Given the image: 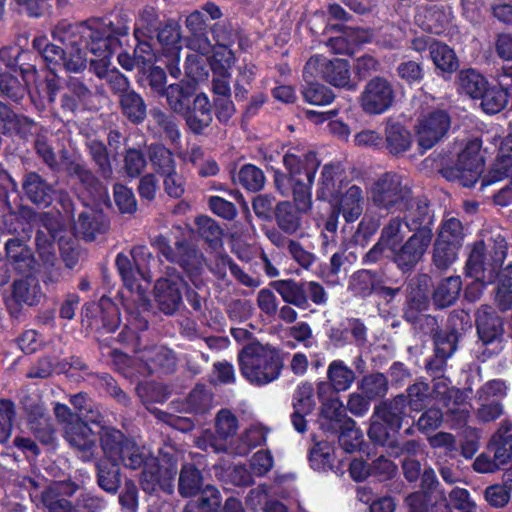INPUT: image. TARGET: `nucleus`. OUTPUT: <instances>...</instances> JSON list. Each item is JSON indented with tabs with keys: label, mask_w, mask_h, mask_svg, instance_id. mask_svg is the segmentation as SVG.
I'll use <instances>...</instances> for the list:
<instances>
[{
	"label": "nucleus",
	"mask_w": 512,
	"mask_h": 512,
	"mask_svg": "<svg viewBox=\"0 0 512 512\" xmlns=\"http://www.w3.org/2000/svg\"><path fill=\"white\" fill-rule=\"evenodd\" d=\"M101 446L109 462L119 467L122 464L129 469H137L144 465L141 485L146 491H154L160 486L166 492H172L177 466L171 464L163 469L156 458L148 456L145 447L137 445L133 440L124 438L123 434L114 428L102 429Z\"/></svg>",
	"instance_id": "f257e3e1"
},
{
	"label": "nucleus",
	"mask_w": 512,
	"mask_h": 512,
	"mask_svg": "<svg viewBox=\"0 0 512 512\" xmlns=\"http://www.w3.org/2000/svg\"><path fill=\"white\" fill-rule=\"evenodd\" d=\"M406 226L399 218L391 219L382 229L378 242L367 252L366 263H375L381 257L391 259L401 270H410L421 261L431 244L433 234L421 229L405 242Z\"/></svg>",
	"instance_id": "f03ea898"
},
{
	"label": "nucleus",
	"mask_w": 512,
	"mask_h": 512,
	"mask_svg": "<svg viewBox=\"0 0 512 512\" xmlns=\"http://www.w3.org/2000/svg\"><path fill=\"white\" fill-rule=\"evenodd\" d=\"M289 177L275 173V186L282 196H288L292 189L297 209L307 212L311 208V188L319 161L314 152L304 146L291 147L283 157Z\"/></svg>",
	"instance_id": "7ed1b4c3"
},
{
	"label": "nucleus",
	"mask_w": 512,
	"mask_h": 512,
	"mask_svg": "<svg viewBox=\"0 0 512 512\" xmlns=\"http://www.w3.org/2000/svg\"><path fill=\"white\" fill-rule=\"evenodd\" d=\"M340 183V168L326 164L321 173L318 198L329 201L346 222H354L364 209L363 191L361 187L351 185L340 193Z\"/></svg>",
	"instance_id": "20e7f679"
},
{
	"label": "nucleus",
	"mask_w": 512,
	"mask_h": 512,
	"mask_svg": "<svg viewBox=\"0 0 512 512\" xmlns=\"http://www.w3.org/2000/svg\"><path fill=\"white\" fill-rule=\"evenodd\" d=\"M242 375L252 384L266 385L278 379L283 367L278 351L259 343L245 347L239 354Z\"/></svg>",
	"instance_id": "39448f33"
},
{
	"label": "nucleus",
	"mask_w": 512,
	"mask_h": 512,
	"mask_svg": "<svg viewBox=\"0 0 512 512\" xmlns=\"http://www.w3.org/2000/svg\"><path fill=\"white\" fill-rule=\"evenodd\" d=\"M506 254L507 243L500 235L477 241L467 260V275L478 280L495 282L497 270L502 267Z\"/></svg>",
	"instance_id": "423d86ee"
},
{
	"label": "nucleus",
	"mask_w": 512,
	"mask_h": 512,
	"mask_svg": "<svg viewBox=\"0 0 512 512\" xmlns=\"http://www.w3.org/2000/svg\"><path fill=\"white\" fill-rule=\"evenodd\" d=\"M53 36L61 41L64 47L49 46L45 50L44 60L50 70L54 71L58 66L74 73L84 70L88 59L73 26H69L66 30V26L60 25L54 30Z\"/></svg>",
	"instance_id": "0eeeda50"
},
{
	"label": "nucleus",
	"mask_w": 512,
	"mask_h": 512,
	"mask_svg": "<svg viewBox=\"0 0 512 512\" xmlns=\"http://www.w3.org/2000/svg\"><path fill=\"white\" fill-rule=\"evenodd\" d=\"M131 255L135 267L132 266L128 256L120 253L116 257V266L125 286L132 292L142 295L148 288L152 279L151 265L156 264L151 252L145 246H136Z\"/></svg>",
	"instance_id": "6e6552de"
},
{
	"label": "nucleus",
	"mask_w": 512,
	"mask_h": 512,
	"mask_svg": "<svg viewBox=\"0 0 512 512\" xmlns=\"http://www.w3.org/2000/svg\"><path fill=\"white\" fill-rule=\"evenodd\" d=\"M303 77L305 81L323 79L335 87L351 91L356 89V84L351 81L350 65L344 59L311 56L304 67Z\"/></svg>",
	"instance_id": "1a4fd4ad"
},
{
	"label": "nucleus",
	"mask_w": 512,
	"mask_h": 512,
	"mask_svg": "<svg viewBox=\"0 0 512 512\" xmlns=\"http://www.w3.org/2000/svg\"><path fill=\"white\" fill-rule=\"evenodd\" d=\"M369 196L375 206L391 212L402 211L408 205L410 190L400 175L385 173L369 188Z\"/></svg>",
	"instance_id": "9d476101"
},
{
	"label": "nucleus",
	"mask_w": 512,
	"mask_h": 512,
	"mask_svg": "<svg viewBox=\"0 0 512 512\" xmlns=\"http://www.w3.org/2000/svg\"><path fill=\"white\" fill-rule=\"evenodd\" d=\"M393 84L382 76L371 78L359 96L362 110L369 115H380L390 110L395 102Z\"/></svg>",
	"instance_id": "9b49d317"
},
{
	"label": "nucleus",
	"mask_w": 512,
	"mask_h": 512,
	"mask_svg": "<svg viewBox=\"0 0 512 512\" xmlns=\"http://www.w3.org/2000/svg\"><path fill=\"white\" fill-rule=\"evenodd\" d=\"M405 397L397 396L392 402L376 406L371 417L368 431L369 437L379 444H384L388 438V430L396 431L401 427Z\"/></svg>",
	"instance_id": "f8f14e48"
},
{
	"label": "nucleus",
	"mask_w": 512,
	"mask_h": 512,
	"mask_svg": "<svg viewBox=\"0 0 512 512\" xmlns=\"http://www.w3.org/2000/svg\"><path fill=\"white\" fill-rule=\"evenodd\" d=\"M82 45L98 59H91L98 67H103L104 60L110 61L112 53L119 46V39L113 36L108 30L89 25L73 26Z\"/></svg>",
	"instance_id": "ddd939ff"
},
{
	"label": "nucleus",
	"mask_w": 512,
	"mask_h": 512,
	"mask_svg": "<svg viewBox=\"0 0 512 512\" xmlns=\"http://www.w3.org/2000/svg\"><path fill=\"white\" fill-rule=\"evenodd\" d=\"M450 125V116L444 110L421 114L414 126L418 145L424 150L432 148L447 134Z\"/></svg>",
	"instance_id": "4468645a"
},
{
	"label": "nucleus",
	"mask_w": 512,
	"mask_h": 512,
	"mask_svg": "<svg viewBox=\"0 0 512 512\" xmlns=\"http://www.w3.org/2000/svg\"><path fill=\"white\" fill-rule=\"evenodd\" d=\"M154 244L163 257L169 262L178 263L191 278L200 273L202 255L189 244L176 240L174 242L177 249L176 252L171 246L170 241L163 236L155 239Z\"/></svg>",
	"instance_id": "2eb2a0df"
},
{
	"label": "nucleus",
	"mask_w": 512,
	"mask_h": 512,
	"mask_svg": "<svg viewBox=\"0 0 512 512\" xmlns=\"http://www.w3.org/2000/svg\"><path fill=\"white\" fill-rule=\"evenodd\" d=\"M185 283L175 268L167 267L165 275L157 280L154 287L156 302L165 314H173L182 303Z\"/></svg>",
	"instance_id": "dca6fc26"
},
{
	"label": "nucleus",
	"mask_w": 512,
	"mask_h": 512,
	"mask_svg": "<svg viewBox=\"0 0 512 512\" xmlns=\"http://www.w3.org/2000/svg\"><path fill=\"white\" fill-rule=\"evenodd\" d=\"M480 150L481 141L474 138L466 143L465 148L458 156L454 174L465 187L473 186L483 172L484 161Z\"/></svg>",
	"instance_id": "f3484780"
},
{
	"label": "nucleus",
	"mask_w": 512,
	"mask_h": 512,
	"mask_svg": "<svg viewBox=\"0 0 512 512\" xmlns=\"http://www.w3.org/2000/svg\"><path fill=\"white\" fill-rule=\"evenodd\" d=\"M477 332L483 345H492L491 349H487L482 353V359L485 360L491 355L501 350V339L503 336L502 320L495 314L494 310L489 306H482L477 311Z\"/></svg>",
	"instance_id": "a211bd4d"
},
{
	"label": "nucleus",
	"mask_w": 512,
	"mask_h": 512,
	"mask_svg": "<svg viewBox=\"0 0 512 512\" xmlns=\"http://www.w3.org/2000/svg\"><path fill=\"white\" fill-rule=\"evenodd\" d=\"M105 428L100 427L99 424H93V427H91L79 420L75 423H69L65 427V438L83 461H90L94 457L95 434L99 433L101 435L102 429Z\"/></svg>",
	"instance_id": "6ab92c4d"
},
{
	"label": "nucleus",
	"mask_w": 512,
	"mask_h": 512,
	"mask_svg": "<svg viewBox=\"0 0 512 512\" xmlns=\"http://www.w3.org/2000/svg\"><path fill=\"white\" fill-rule=\"evenodd\" d=\"M158 41L162 46V56L170 75L178 78L181 74L179 67L181 52V32L177 22L169 21L158 32Z\"/></svg>",
	"instance_id": "aec40b11"
},
{
	"label": "nucleus",
	"mask_w": 512,
	"mask_h": 512,
	"mask_svg": "<svg viewBox=\"0 0 512 512\" xmlns=\"http://www.w3.org/2000/svg\"><path fill=\"white\" fill-rule=\"evenodd\" d=\"M20 235L21 238H12L6 242L7 258L19 273L36 271L39 263L24 243V238L27 236L22 233Z\"/></svg>",
	"instance_id": "412c9836"
},
{
	"label": "nucleus",
	"mask_w": 512,
	"mask_h": 512,
	"mask_svg": "<svg viewBox=\"0 0 512 512\" xmlns=\"http://www.w3.org/2000/svg\"><path fill=\"white\" fill-rule=\"evenodd\" d=\"M434 390L437 396H442L448 411L454 416L457 424L466 423L469 418V407L464 403L459 390L449 388L446 379H439L434 384Z\"/></svg>",
	"instance_id": "4be33fe9"
},
{
	"label": "nucleus",
	"mask_w": 512,
	"mask_h": 512,
	"mask_svg": "<svg viewBox=\"0 0 512 512\" xmlns=\"http://www.w3.org/2000/svg\"><path fill=\"white\" fill-rule=\"evenodd\" d=\"M108 222L105 215L97 210L87 208L78 216L75 231L86 240H93L98 234L105 232Z\"/></svg>",
	"instance_id": "5701e85b"
},
{
	"label": "nucleus",
	"mask_w": 512,
	"mask_h": 512,
	"mask_svg": "<svg viewBox=\"0 0 512 512\" xmlns=\"http://www.w3.org/2000/svg\"><path fill=\"white\" fill-rule=\"evenodd\" d=\"M413 143L410 131L394 121H387L385 126V147L389 153L399 155L408 151Z\"/></svg>",
	"instance_id": "b1692460"
},
{
	"label": "nucleus",
	"mask_w": 512,
	"mask_h": 512,
	"mask_svg": "<svg viewBox=\"0 0 512 512\" xmlns=\"http://www.w3.org/2000/svg\"><path fill=\"white\" fill-rule=\"evenodd\" d=\"M408 213L405 215L406 226L410 231H420L421 229L429 230L432 234L433 215L431 214L429 207L425 201L408 200V205L405 209H408Z\"/></svg>",
	"instance_id": "393cba45"
},
{
	"label": "nucleus",
	"mask_w": 512,
	"mask_h": 512,
	"mask_svg": "<svg viewBox=\"0 0 512 512\" xmlns=\"http://www.w3.org/2000/svg\"><path fill=\"white\" fill-rule=\"evenodd\" d=\"M195 92L193 81L180 82L169 85L162 95L167 99V103L172 110L177 113L187 112L190 98Z\"/></svg>",
	"instance_id": "a878e982"
},
{
	"label": "nucleus",
	"mask_w": 512,
	"mask_h": 512,
	"mask_svg": "<svg viewBox=\"0 0 512 512\" xmlns=\"http://www.w3.org/2000/svg\"><path fill=\"white\" fill-rule=\"evenodd\" d=\"M318 396L322 401L321 414L325 419L339 423L345 417V408L336 393L330 392L327 383L318 385Z\"/></svg>",
	"instance_id": "bb28decb"
},
{
	"label": "nucleus",
	"mask_w": 512,
	"mask_h": 512,
	"mask_svg": "<svg viewBox=\"0 0 512 512\" xmlns=\"http://www.w3.org/2000/svg\"><path fill=\"white\" fill-rule=\"evenodd\" d=\"M487 80L474 69H466L457 76V87L460 93H464L473 99H478L486 92Z\"/></svg>",
	"instance_id": "cd10ccee"
},
{
	"label": "nucleus",
	"mask_w": 512,
	"mask_h": 512,
	"mask_svg": "<svg viewBox=\"0 0 512 512\" xmlns=\"http://www.w3.org/2000/svg\"><path fill=\"white\" fill-rule=\"evenodd\" d=\"M462 290V281L459 276H450L443 279L436 286L433 300L440 308L448 307L455 303Z\"/></svg>",
	"instance_id": "c85d7f7f"
},
{
	"label": "nucleus",
	"mask_w": 512,
	"mask_h": 512,
	"mask_svg": "<svg viewBox=\"0 0 512 512\" xmlns=\"http://www.w3.org/2000/svg\"><path fill=\"white\" fill-rule=\"evenodd\" d=\"M34 272H26L24 278L14 282L13 296L18 302L34 305L40 300L41 291L37 279L33 276Z\"/></svg>",
	"instance_id": "c756f323"
},
{
	"label": "nucleus",
	"mask_w": 512,
	"mask_h": 512,
	"mask_svg": "<svg viewBox=\"0 0 512 512\" xmlns=\"http://www.w3.org/2000/svg\"><path fill=\"white\" fill-rule=\"evenodd\" d=\"M327 377L333 392L336 393L346 391L351 387L355 380V373L343 361L334 360L328 366Z\"/></svg>",
	"instance_id": "7c9ffc66"
},
{
	"label": "nucleus",
	"mask_w": 512,
	"mask_h": 512,
	"mask_svg": "<svg viewBox=\"0 0 512 512\" xmlns=\"http://www.w3.org/2000/svg\"><path fill=\"white\" fill-rule=\"evenodd\" d=\"M23 189L33 203L47 205L51 201V187L36 173H29L25 176Z\"/></svg>",
	"instance_id": "2f4dec72"
},
{
	"label": "nucleus",
	"mask_w": 512,
	"mask_h": 512,
	"mask_svg": "<svg viewBox=\"0 0 512 512\" xmlns=\"http://www.w3.org/2000/svg\"><path fill=\"white\" fill-rule=\"evenodd\" d=\"M449 21V15L436 8L422 9L415 15V22L425 31L441 34Z\"/></svg>",
	"instance_id": "473e14b6"
},
{
	"label": "nucleus",
	"mask_w": 512,
	"mask_h": 512,
	"mask_svg": "<svg viewBox=\"0 0 512 512\" xmlns=\"http://www.w3.org/2000/svg\"><path fill=\"white\" fill-rule=\"evenodd\" d=\"M202 486V476L198 469L193 465H184L179 476V492L183 497H192L200 493L207 487Z\"/></svg>",
	"instance_id": "72a5a7b5"
},
{
	"label": "nucleus",
	"mask_w": 512,
	"mask_h": 512,
	"mask_svg": "<svg viewBox=\"0 0 512 512\" xmlns=\"http://www.w3.org/2000/svg\"><path fill=\"white\" fill-rule=\"evenodd\" d=\"M430 56L436 68L443 73H452L458 68L455 52L444 43L430 45Z\"/></svg>",
	"instance_id": "f704fd0d"
},
{
	"label": "nucleus",
	"mask_w": 512,
	"mask_h": 512,
	"mask_svg": "<svg viewBox=\"0 0 512 512\" xmlns=\"http://www.w3.org/2000/svg\"><path fill=\"white\" fill-rule=\"evenodd\" d=\"M110 64V61L104 60L103 67H98L97 63L92 62V69L99 78L105 79L110 85L111 89L118 93L120 96L128 91H131L129 89L128 79L118 70L109 69Z\"/></svg>",
	"instance_id": "c9c22d12"
},
{
	"label": "nucleus",
	"mask_w": 512,
	"mask_h": 512,
	"mask_svg": "<svg viewBox=\"0 0 512 512\" xmlns=\"http://www.w3.org/2000/svg\"><path fill=\"white\" fill-rule=\"evenodd\" d=\"M97 468L99 486L108 493H116L121 482L119 467L105 457L98 463Z\"/></svg>",
	"instance_id": "e433bc0d"
},
{
	"label": "nucleus",
	"mask_w": 512,
	"mask_h": 512,
	"mask_svg": "<svg viewBox=\"0 0 512 512\" xmlns=\"http://www.w3.org/2000/svg\"><path fill=\"white\" fill-rule=\"evenodd\" d=\"M159 16L155 8L145 7L135 22L134 36L136 39L152 38L158 29Z\"/></svg>",
	"instance_id": "4c0bfd02"
},
{
	"label": "nucleus",
	"mask_w": 512,
	"mask_h": 512,
	"mask_svg": "<svg viewBox=\"0 0 512 512\" xmlns=\"http://www.w3.org/2000/svg\"><path fill=\"white\" fill-rule=\"evenodd\" d=\"M123 113L135 123L144 120L146 116V105L142 97L131 90L121 95L120 98Z\"/></svg>",
	"instance_id": "58836bf2"
},
{
	"label": "nucleus",
	"mask_w": 512,
	"mask_h": 512,
	"mask_svg": "<svg viewBox=\"0 0 512 512\" xmlns=\"http://www.w3.org/2000/svg\"><path fill=\"white\" fill-rule=\"evenodd\" d=\"M275 289L285 302L299 308H306L307 296L304 284L300 285L293 281H279L275 283Z\"/></svg>",
	"instance_id": "ea45409f"
},
{
	"label": "nucleus",
	"mask_w": 512,
	"mask_h": 512,
	"mask_svg": "<svg viewBox=\"0 0 512 512\" xmlns=\"http://www.w3.org/2000/svg\"><path fill=\"white\" fill-rule=\"evenodd\" d=\"M209 61L215 74L225 76L235 63V56L228 43L223 42L214 47Z\"/></svg>",
	"instance_id": "a19ab883"
},
{
	"label": "nucleus",
	"mask_w": 512,
	"mask_h": 512,
	"mask_svg": "<svg viewBox=\"0 0 512 512\" xmlns=\"http://www.w3.org/2000/svg\"><path fill=\"white\" fill-rule=\"evenodd\" d=\"M489 448L494 452L500 467L512 464V434L504 436L501 431L496 432L491 438Z\"/></svg>",
	"instance_id": "79ce46f5"
},
{
	"label": "nucleus",
	"mask_w": 512,
	"mask_h": 512,
	"mask_svg": "<svg viewBox=\"0 0 512 512\" xmlns=\"http://www.w3.org/2000/svg\"><path fill=\"white\" fill-rule=\"evenodd\" d=\"M496 280H498L496 301L502 309L506 310L512 305V264L501 271L498 269Z\"/></svg>",
	"instance_id": "37998d69"
},
{
	"label": "nucleus",
	"mask_w": 512,
	"mask_h": 512,
	"mask_svg": "<svg viewBox=\"0 0 512 512\" xmlns=\"http://www.w3.org/2000/svg\"><path fill=\"white\" fill-rule=\"evenodd\" d=\"M221 504V496L214 486H207L197 502H190L184 512H213Z\"/></svg>",
	"instance_id": "c03bdc74"
},
{
	"label": "nucleus",
	"mask_w": 512,
	"mask_h": 512,
	"mask_svg": "<svg viewBox=\"0 0 512 512\" xmlns=\"http://www.w3.org/2000/svg\"><path fill=\"white\" fill-rule=\"evenodd\" d=\"M309 460L314 470L331 468L334 462V448L326 441L319 442L310 451Z\"/></svg>",
	"instance_id": "a18cd8bd"
},
{
	"label": "nucleus",
	"mask_w": 512,
	"mask_h": 512,
	"mask_svg": "<svg viewBox=\"0 0 512 512\" xmlns=\"http://www.w3.org/2000/svg\"><path fill=\"white\" fill-rule=\"evenodd\" d=\"M359 389L368 400H372L386 395L388 383L383 374H371L362 379Z\"/></svg>",
	"instance_id": "49530a36"
},
{
	"label": "nucleus",
	"mask_w": 512,
	"mask_h": 512,
	"mask_svg": "<svg viewBox=\"0 0 512 512\" xmlns=\"http://www.w3.org/2000/svg\"><path fill=\"white\" fill-rule=\"evenodd\" d=\"M31 232L30 225L13 212L0 210V238L7 234H25Z\"/></svg>",
	"instance_id": "de8ad7c7"
},
{
	"label": "nucleus",
	"mask_w": 512,
	"mask_h": 512,
	"mask_svg": "<svg viewBox=\"0 0 512 512\" xmlns=\"http://www.w3.org/2000/svg\"><path fill=\"white\" fill-rule=\"evenodd\" d=\"M149 155L153 167L161 175L167 172H173L176 168L171 151L162 145H151Z\"/></svg>",
	"instance_id": "09e8293b"
},
{
	"label": "nucleus",
	"mask_w": 512,
	"mask_h": 512,
	"mask_svg": "<svg viewBox=\"0 0 512 512\" xmlns=\"http://www.w3.org/2000/svg\"><path fill=\"white\" fill-rule=\"evenodd\" d=\"M57 238L55 233L39 231L36 236L38 255L44 266H53L57 260L53 241Z\"/></svg>",
	"instance_id": "8fccbe9b"
},
{
	"label": "nucleus",
	"mask_w": 512,
	"mask_h": 512,
	"mask_svg": "<svg viewBox=\"0 0 512 512\" xmlns=\"http://www.w3.org/2000/svg\"><path fill=\"white\" fill-rule=\"evenodd\" d=\"M276 219L279 227L286 233H295L300 226V218L289 202L277 205Z\"/></svg>",
	"instance_id": "3c124183"
},
{
	"label": "nucleus",
	"mask_w": 512,
	"mask_h": 512,
	"mask_svg": "<svg viewBox=\"0 0 512 512\" xmlns=\"http://www.w3.org/2000/svg\"><path fill=\"white\" fill-rule=\"evenodd\" d=\"M378 280L370 270H361L353 274L349 288L358 295L366 296L376 289Z\"/></svg>",
	"instance_id": "603ef678"
},
{
	"label": "nucleus",
	"mask_w": 512,
	"mask_h": 512,
	"mask_svg": "<svg viewBox=\"0 0 512 512\" xmlns=\"http://www.w3.org/2000/svg\"><path fill=\"white\" fill-rule=\"evenodd\" d=\"M100 307L103 313L102 321L104 327L107 329L108 332L115 331L119 324H120V318L117 307L112 303V301L109 298L102 297L99 305L96 304H89L85 306L86 315H88V312L91 308H98Z\"/></svg>",
	"instance_id": "864d4df0"
},
{
	"label": "nucleus",
	"mask_w": 512,
	"mask_h": 512,
	"mask_svg": "<svg viewBox=\"0 0 512 512\" xmlns=\"http://www.w3.org/2000/svg\"><path fill=\"white\" fill-rule=\"evenodd\" d=\"M315 79L306 81L308 86L303 90L304 99L312 105H328L334 99L333 92L326 86L314 83Z\"/></svg>",
	"instance_id": "5fc2aeb1"
},
{
	"label": "nucleus",
	"mask_w": 512,
	"mask_h": 512,
	"mask_svg": "<svg viewBox=\"0 0 512 512\" xmlns=\"http://www.w3.org/2000/svg\"><path fill=\"white\" fill-rule=\"evenodd\" d=\"M460 247V245L436 240L433 253L434 264L440 269H446L456 261Z\"/></svg>",
	"instance_id": "6e6d98bb"
},
{
	"label": "nucleus",
	"mask_w": 512,
	"mask_h": 512,
	"mask_svg": "<svg viewBox=\"0 0 512 512\" xmlns=\"http://www.w3.org/2000/svg\"><path fill=\"white\" fill-rule=\"evenodd\" d=\"M344 425L339 435V444L345 452L351 453L360 447L363 435L351 419L345 420Z\"/></svg>",
	"instance_id": "4d7b16f0"
},
{
	"label": "nucleus",
	"mask_w": 512,
	"mask_h": 512,
	"mask_svg": "<svg viewBox=\"0 0 512 512\" xmlns=\"http://www.w3.org/2000/svg\"><path fill=\"white\" fill-rule=\"evenodd\" d=\"M238 179L250 191L262 189L265 183V176L262 170L252 164L244 165L240 169Z\"/></svg>",
	"instance_id": "13d9d810"
},
{
	"label": "nucleus",
	"mask_w": 512,
	"mask_h": 512,
	"mask_svg": "<svg viewBox=\"0 0 512 512\" xmlns=\"http://www.w3.org/2000/svg\"><path fill=\"white\" fill-rule=\"evenodd\" d=\"M462 230L463 229L461 222L458 219L451 217L444 221L443 224L441 225L436 240L461 246L463 240Z\"/></svg>",
	"instance_id": "bf43d9fd"
},
{
	"label": "nucleus",
	"mask_w": 512,
	"mask_h": 512,
	"mask_svg": "<svg viewBox=\"0 0 512 512\" xmlns=\"http://www.w3.org/2000/svg\"><path fill=\"white\" fill-rule=\"evenodd\" d=\"M507 95L500 90L486 87V92L478 99H481L482 109L487 114H495L502 110L507 102Z\"/></svg>",
	"instance_id": "052dcab7"
},
{
	"label": "nucleus",
	"mask_w": 512,
	"mask_h": 512,
	"mask_svg": "<svg viewBox=\"0 0 512 512\" xmlns=\"http://www.w3.org/2000/svg\"><path fill=\"white\" fill-rule=\"evenodd\" d=\"M293 407L297 413H311L315 407L313 399V387L304 383L298 386L293 396Z\"/></svg>",
	"instance_id": "680f3d73"
},
{
	"label": "nucleus",
	"mask_w": 512,
	"mask_h": 512,
	"mask_svg": "<svg viewBox=\"0 0 512 512\" xmlns=\"http://www.w3.org/2000/svg\"><path fill=\"white\" fill-rule=\"evenodd\" d=\"M87 146L102 175L109 178L112 174V169L105 145L96 139H91L88 141Z\"/></svg>",
	"instance_id": "e2e57ef3"
},
{
	"label": "nucleus",
	"mask_w": 512,
	"mask_h": 512,
	"mask_svg": "<svg viewBox=\"0 0 512 512\" xmlns=\"http://www.w3.org/2000/svg\"><path fill=\"white\" fill-rule=\"evenodd\" d=\"M512 169V154H501L493 164L484 185H490L509 176Z\"/></svg>",
	"instance_id": "0e129e2a"
},
{
	"label": "nucleus",
	"mask_w": 512,
	"mask_h": 512,
	"mask_svg": "<svg viewBox=\"0 0 512 512\" xmlns=\"http://www.w3.org/2000/svg\"><path fill=\"white\" fill-rule=\"evenodd\" d=\"M238 421L229 410L219 411L216 419V431L220 438L228 439L236 434Z\"/></svg>",
	"instance_id": "69168bd1"
},
{
	"label": "nucleus",
	"mask_w": 512,
	"mask_h": 512,
	"mask_svg": "<svg viewBox=\"0 0 512 512\" xmlns=\"http://www.w3.org/2000/svg\"><path fill=\"white\" fill-rule=\"evenodd\" d=\"M147 360L151 362L153 367L150 369L153 370L156 367L163 369L166 372H170L173 370L176 359L171 350L166 347H155L151 351V355L147 356Z\"/></svg>",
	"instance_id": "338daca9"
},
{
	"label": "nucleus",
	"mask_w": 512,
	"mask_h": 512,
	"mask_svg": "<svg viewBox=\"0 0 512 512\" xmlns=\"http://www.w3.org/2000/svg\"><path fill=\"white\" fill-rule=\"evenodd\" d=\"M44 505L49 512H75L71 503L58 495L55 488H49L42 495Z\"/></svg>",
	"instance_id": "774afa93"
}]
</instances>
